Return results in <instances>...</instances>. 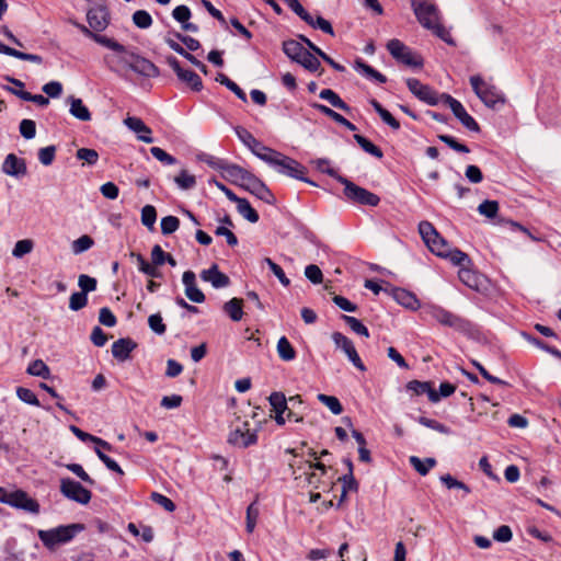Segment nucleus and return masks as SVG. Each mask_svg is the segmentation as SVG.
Instances as JSON below:
<instances>
[{
	"mask_svg": "<svg viewBox=\"0 0 561 561\" xmlns=\"http://www.w3.org/2000/svg\"><path fill=\"white\" fill-rule=\"evenodd\" d=\"M458 277L469 288L478 289L480 286L479 275L471 270V266L459 268Z\"/></svg>",
	"mask_w": 561,
	"mask_h": 561,
	"instance_id": "a19ab883",
	"label": "nucleus"
},
{
	"mask_svg": "<svg viewBox=\"0 0 561 561\" xmlns=\"http://www.w3.org/2000/svg\"><path fill=\"white\" fill-rule=\"evenodd\" d=\"M26 371L32 376L42 377L43 379H48L50 377V369L42 359L33 360L28 365Z\"/></svg>",
	"mask_w": 561,
	"mask_h": 561,
	"instance_id": "09e8293b",
	"label": "nucleus"
},
{
	"mask_svg": "<svg viewBox=\"0 0 561 561\" xmlns=\"http://www.w3.org/2000/svg\"><path fill=\"white\" fill-rule=\"evenodd\" d=\"M216 81L219 82L220 84L225 85L231 92H233L239 100H241L242 102H247L245 92L234 81H232L230 78H228L225 73H218L216 77Z\"/></svg>",
	"mask_w": 561,
	"mask_h": 561,
	"instance_id": "a18cd8bd",
	"label": "nucleus"
},
{
	"mask_svg": "<svg viewBox=\"0 0 561 561\" xmlns=\"http://www.w3.org/2000/svg\"><path fill=\"white\" fill-rule=\"evenodd\" d=\"M174 182L181 190H191L196 185V179L186 170H182L175 178Z\"/></svg>",
	"mask_w": 561,
	"mask_h": 561,
	"instance_id": "603ef678",
	"label": "nucleus"
},
{
	"mask_svg": "<svg viewBox=\"0 0 561 561\" xmlns=\"http://www.w3.org/2000/svg\"><path fill=\"white\" fill-rule=\"evenodd\" d=\"M332 340L335 344V346L340 350H342L350 362L360 371L366 370V366L364 365L363 360L360 359L354 343L351 339H348L346 335H344L341 332H334L332 334Z\"/></svg>",
	"mask_w": 561,
	"mask_h": 561,
	"instance_id": "2eb2a0df",
	"label": "nucleus"
},
{
	"mask_svg": "<svg viewBox=\"0 0 561 561\" xmlns=\"http://www.w3.org/2000/svg\"><path fill=\"white\" fill-rule=\"evenodd\" d=\"M87 21L89 26L98 34L103 32L110 24V12L104 5H96L88 10Z\"/></svg>",
	"mask_w": 561,
	"mask_h": 561,
	"instance_id": "6ab92c4d",
	"label": "nucleus"
},
{
	"mask_svg": "<svg viewBox=\"0 0 561 561\" xmlns=\"http://www.w3.org/2000/svg\"><path fill=\"white\" fill-rule=\"evenodd\" d=\"M242 304V299L234 297L225 302L222 309L232 321L238 322L243 317Z\"/></svg>",
	"mask_w": 561,
	"mask_h": 561,
	"instance_id": "c9c22d12",
	"label": "nucleus"
},
{
	"mask_svg": "<svg viewBox=\"0 0 561 561\" xmlns=\"http://www.w3.org/2000/svg\"><path fill=\"white\" fill-rule=\"evenodd\" d=\"M411 7L424 28L428 30L439 23V10L436 4L426 0H411Z\"/></svg>",
	"mask_w": 561,
	"mask_h": 561,
	"instance_id": "6e6552de",
	"label": "nucleus"
},
{
	"mask_svg": "<svg viewBox=\"0 0 561 561\" xmlns=\"http://www.w3.org/2000/svg\"><path fill=\"white\" fill-rule=\"evenodd\" d=\"M417 422L420 424H422L423 426L425 427H428L431 430H434L438 433H442V434H445V435H448L450 434V428L447 427L445 424L434 420V419H428V417H425V416H419L417 417Z\"/></svg>",
	"mask_w": 561,
	"mask_h": 561,
	"instance_id": "13d9d810",
	"label": "nucleus"
},
{
	"mask_svg": "<svg viewBox=\"0 0 561 561\" xmlns=\"http://www.w3.org/2000/svg\"><path fill=\"white\" fill-rule=\"evenodd\" d=\"M199 276L202 280L210 283L214 288H225L230 285V278L219 271L217 264H213L209 268L203 270Z\"/></svg>",
	"mask_w": 561,
	"mask_h": 561,
	"instance_id": "5701e85b",
	"label": "nucleus"
},
{
	"mask_svg": "<svg viewBox=\"0 0 561 561\" xmlns=\"http://www.w3.org/2000/svg\"><path fill=\"white\" fill-rule=\"evenodd\" d=\"M425 313L440 325L454 329L460 333H468L472 329V323L469 320L440 306L430 305L425 308Z\"/></svg>",
	"mask_w": 561,
	"mask_h": 561,
	"instance_id": "7ed1b4c3",
	"label": "nucleus"
},
{
	"mask_svg": "<svg viewBox=\"0 0 561 561\" xmlns=\"http://www.w3.org/2000/svg\"><path fill=\"white\" fill-rule=\"evenodd\" d=\"M240 187L255 195L257 198L267 204H274L275 202L274 195L265 185V183L251 172H249Z\"/></svg>",
	"mask_w": 561,
	"mask_h": 561,
	"instance_id": "dca6fc26",
	"label": "nucleus"
},
{
	"mask_svg": "<svg viewBox=\"0 0 561 561\" xmlns=\"http://www.w3.org/2000/svg\"><path fill=\"white\" fill-rule=\"evenodd\" d=\"M234 131L239 140L247 146L251 152L260 160L265 162V159H270L276 150L263 145L257 140L248 129L241 126L234 127Z\"/></svg>",
	"mask_w": 561,
	"mask_h": 561,
	"instance_id": "9d476101",
	"label": "nucleus"
},
{
	"mask_svg": "<svg viewBox=\"0 0 561 561\" xmlns=\"http://www.w3.org/2000/svg\"><path fill=\"white\" fill-rule=\"evenodd\" d=\"M478 211L486 218H495L499 211V203L496 201L485 199L478 206Z\"/></svg>",
	"mask_w": 561,
	"mask_h": 561,
	"instance_id": "4d7b16f0",
	"label": "nucleus"
},
{
	"mask_svg": "<svg viewBox=\"0 0 561 561\" xmlns=\"http://www.w3.org/2000/svg\"><path fill=\"white\" fill-rule=\"evenodd\" d=\"M238 213L248 221L255 224L259 221L260 216L257 211L251 206L248 199L239 197L237 202Z\"/></svg>",
	"mask_w": 561,
	"mask_h": 561,
	"instance_id": "e433bc0d",
	"label": "nucleus"
},
{
	"mask_svg": "<svg viewBox=\"0 0 561 561\" xmlns=\"http://www.w3.org/2000/svg\"><path fill=\"white\" fill-rule=\"evenodd\" d=\"M339 182L344 185V195L346 198L353 203L373 207L379 204L380 197L377 194L356 185L346 178H339Z\"/></svg>",
	"mask_w": 561,
	"mask_h": 561,
	"instance_id": "423d86ee",
	"label": "nucleus"
},
{
	"mask_svg": "<svg viewBox=\"0 0 561 561\" xmlns=\"http://www.w3.org/2000/svg\"><path fill=\"white\" fill-rule=\"evenodd\" d=\"M438 139L446 144L450 149L461 152V153H468L470 152V149L467 145L459 142L455 137L449 135H438Z\"/></svg>",
	"mask_w": 561,
	"mask_h": 561,
	"instance_id": "bf43d9fd",
	"label": "nucleus"
},
{
	"mask_svg": "<svg viewBox=\"0 0 561 561\" xmlns=\"http://www.w3.org/2000/svg\"><path fill=\"white\" fill-rule=\"evenodd\" d=\"M60 493L65 497L82 505L88 504L92 497V493L88 489L70 478H62L60 480Z\"/></svg>",
	"mask_w": 561,
	"mask_h": 561,
	"instance_id": "9b49d317",
	"label": "nucleus"
},
{
	"mask_svg": "<svg viewBox=\"0 0 561 561\" xmlns=\"http://www.w3.org/2000/svg\"><path fill=\"white\" fill-rule=\"evenodd\" d=\"M391 296L398 304H400L401 306H403L408 309L416 310L420 307V301L416 298V296L413 293H411L404 288H400V287L392 288Z\"/></svg>",
	"mask_w": 561,
	"mask_h": 561,
	"instance_id": "bb28decb",
	"label": "nucleus"
},
{
	"mask_svg": "<svg viewBox=\"0 0 561 561\" xmlns=\"http://www.w3.org/2000/svg\"><path fill=\"white\" fill-rule=\"evenodd\" d=\"M442 257L449 260L454 265L459 266L460 268L472 266V260L470 256L457 248L449 247Z\"/></svg>",
	"mask_w": 561,
	"mask_h": 561,
	"instance_id": "7c9ffc66",
	"label": "nucleus"
},
{
	"mask_svg": "<svg viewBox=\"0 0 561 561\" xmlns=\"http://www.w3.org/2000/svg\"><path fill=\"white\" fill-rule=\"evenodd\" d=\"M355 69L356 71L360 72L363 76H365L367 79L375 80L378 83H386L387 78L381 72L377 71L375 68L366 64L362 59L355 60Z\"/></svg>",
	"mask_w": 561,
	"mask_h": 561,
	"instance_id": "473e14b6",
	"label": "nucleus"
},
{
	"mask_svg": "<svg viewBox=\"0 0 561 561\" xmlns=\"http://www.w3.org/2000/svg\"><path fill=\"white\" fill-rule=\"evenodd\" d=\"M354 139L365 152H367L378 159H381L383 157L382 150L379 147H377L375 144H373L369 139H367L366 137H364L359 134H355Z\"/></svg>",
	"mask_w": 561,
	"mask_h": 561,
	"instance_id": "c03bdc74",
	"label": "nucleus"
},
{
	"mask_svg": "<svg viewBox=\"0 0 561 561\" xmlns=\"http://www.w3.org/2000/svg\"><path fill=\"white\" fill-rule=\"evenodd\" d=\"M250 171L242 167L228 162L221 175L232 184L241 186Z\"/></svg>",
	"mask_w": 561,
	"mask_h": 561,
	"instance_id": "c85d7f7f",
	"label": "nucleus"
},
{
	"mask_svg": "<svg viewBox=\"0 0 561 561\" xmlns=\"http://www.w3.org/2000/svg\"><path fill=\"white\" fill-rule=\"evenodd\" d=\"M443 103L448 105L453 114L459 119V122L470 131L479 133L480 126L477 121L468 114L463 105L447 93H442Z\"/></svg>",
	"mask_w": 561,
	"mask_h": 561,
	"instance_id": "ddd939ff",
	"label": "nucleus"
},
{
	"mask_svg": "<svg viewBox=\"0 0 561 561\" xmlns=\"http://www.w3.org/2000/svg\"><path fill=\"white\" fill-rule=\"evenodd\" d=\"M129 70L146 78H156L160 73L159 68L152 61L137 53L134 55Z\"/></svg>",
	"mask_w": 561,
	"mask_h": 561,
	"instance_id": "aec40b11",
	"label": "nucleus"
},
{
	"mask_svg": "<svg viewBox=\"0 0 561 561\" xmlns=\"http://www.w3.org/2000/svg\"><path fill=\"white\" fill-rule=\"evenodd\" d=\"M370 105L374 107L376 113L380 116L382 122L390 126L393 130L400 129V123L396 119L392 114L386 110L377 100L371 99L369 101Z\"/></svg>",
	"mask_w": 561,
	"mask_h": 561,
	"instance_id": "f704fd0d",
	"label": "nucleus"
},
{
	"mask_svg": "<svg viewBox=\"0 0 561 561\" xmlns=\"http://www.w3.org/2000/svg\"><path fill=\"white\" fill-rule=\"evenodd\" d=\"M409 462L413 467V469L421 476H426L430 472V470L436 466V459L431 457L421 459L416 456H411L409 458Z\"/></svg>",
	"mask_w": 561,
	"mask_h": 561,
	"instance_id": "4c0bfd02",
	"label": "nucleus"
},
{
	"mask_svg": "<svg viewBox=\"0 0 561 561\" xmlns=\"http://www.w3.org/2000/svg\"><path fill=\"white\" fill-rule=\"evenodd\" d=\"M312 107L317 111H319L321 114L330 117L331 119H333L335 123L344 126L345 128H347L348 130H356V126L350 122L348 119H346L344 116H342L341 114H339L337 112L333 111L332 108H330L329 106L324 105V104H321V103H313L312 104Z\"/></svg>",
	"mask_w": 561,
	"mask_h": 561,
	"instance_id": "c756f323",
	"label": "nucleus"
},
{
	"mask_svg": "<svg viewBox=\"0 0 561 561\" xmlns=\"http://www.w3.org/2000/svg\"><path fill=\"white\" fill-rule=\"evenodd\" d=\"M2 171L10 176H24L27 172L25 160L18 158L14 153H9L3 161Z\"/></svg>",
	"mask_w": 561,
	"mask_h": 561,
	"instance_id": "b1692460",
	"label": "nucleus"
},
{
	"mask_svg": "<svg viewBox=\"0 0 561 561\" xmlns=\"http://www.w3.org/2000/svg\"><path fill=\"white\" fill-rule=\"evenodd\" d=\"M33 248H34L33 240H31V239L19 240L12 250V255L16 259H21L24 255L31 253L33 251Z\"/></svg>",
	"mask_w": 561,
	"mask_h": 561,
	"instance_id": "864d4df0",
	"label": "nucleus"
},
{
	"mask_svg": "<svg viewBox=\"0 0 561 561\" xmlns=\"http://www.w3.org/2000/svg\"><path fill=\"white\" fill-rule=\"evenodd\" d=\"M131 256H135L138 262V268L141 273L146 274L147 276L159 278L161 277L160 271L157 268L156 265L149 264L147 260L141 254H136L131 252Z\"/></svg>",
	"mask_w": 561,
	"mask_h": 561,
	"instance_id": "49530a36",
	"label": "nucleus"
},
{
	"mask_svg": "<svg viewBox=\"0 0 561 561\" xmlns=\"http://www.w3.org/2000/svg\"><path fill=\"white\" fill-rule=\"evenodd\" d=\"M298 64L311 72L317 71L321 66L319 59L309 50H307L302 58L298 60Z\"/></svg>",
	"mask_w": 561,
	"mask_h": 561,
	"instance_id": "338daca9",
	"label": "nucleus"
},
{
	"mask_svg": "<svg viewBox=\"0 0 561 561\" xmlns=\"http://www.w3.org/2000/svg\"><path fill=\"white\" fill-rule=\"evenodd\" d=\"M137 347V343L129 337H122L115 341L112 345L113 356L119 360L125 362L129 358L130 353Z\"/></svg>",
	"mask_w": 561,
	"mask_h": 561,
	"instance_id": "393cba45",
	"label": "nucleus"
},
{
	"mask_svg": "<svg viewBox=\"0 0 561 561\" xmlns=\"http://www.w3.org/2000/svg\"><path fill=\"white\" fill-rule=\"evenodd\" d=\"M387 49L390 55L398 61L410 66L420 68L423 66V59L420 55L414 54L408 46L400 39L393 38L387 43Z\"/></svg>",
	"mask_w": 561,
	"mask_h": 561,
	"instance_id": "1a4fd4ad",
	"label": "nucleus"
},
{
	"mask_svg": "<svg viewBox=\"0 0 561 561\" xmlns=\"http://www.w3.org/2000/svg\"><path fill=\"white\" fill-rule=\"evenodd\" d=\"M319 96L322 99V100H325L328 101L332 106L341 110V111H344L346 113H348L351 111V107L350 105L344 102L340 95L334 92L332 89H323Z\"/></svg>",
	"mask_w": 561,
	"mask_h": 561,
	"instance_id": "58836bf2",
	"label": "nucleus"
},
{
	"mask_svg": "<svg viewBox=\"0 0 561 561\" xmlns=\"http://www.w3.org/2000/svg\"><path fill=\"white\" fill-rule=\"evenodd\" d=\"M70 114L82 122H89L91 119V113L89 108L83 104L81 99L70 96Z\"/></svg>",
	"mask_w": 561,
	"mask_h": 561,
	"instance_id": "72a5a7b5",
	"label": "nucleus"
},
{
	"mask_svg": "<svg viewBox=\"0 0 561 561\" xmlns=\"http://www.w3.org/2000/svg\"><path fill=\"white\" fill-rule=\"evenodd\" d=\"M407 85L413 95L428 105L434 106L440 102L443 103L442 93L439 94L432 87L423 84L419 79H407Z\"/></svg>",
	"mask_w": 561,
	"mask_h": 561,
	"instance_id": "f8f14e48",
	"label": "nucleus"
},
{
	"mask_svg": "<svg viewBox=\"0 0 561 561\" xmlns=\"http://www.w3.org/2000/svg\"><path fill=\"white\" fill-rule=\"evenodd\" d=\"M88 304V295L81 291H76L70 296L69 308L72 311H79Z\"/></svg>",
	"mask_w": 561,
	"mask_h": 561,
	"instance_id": "774afa93",
	"label": "nucleus"
},
{
	"mask_svg": "<svg viewBox=\"0 0 561 561\" xmlns=\"http://www.w3.org/2000/svg\"><path fill=\"white\" fill-rule=\"evenodd\" d=\"M4 89L12 94L16 95L23 101L33 102L39 106H46L49 104L48 98L42 95V94H32L27 91H15L13 88L5 85Z\"/></svg>",
	"mask_w": 561,
	"mask_h": 561,
	"instance_id": "ea45409f",
	"label": "nucleus"
},
{
	"mask_svg": "<svg viewBox=\"0 0 561 561\" xmlns=\"http://www.w3.org/2000/svg\"><path fill=\"white\" fill-rule=\"evenodd\" d=\"M5 504L23 510L32 514L39 513V504L36 500L28 496L25 491L16 490L14 492H8Z\"/></svg>",
	"mask_w": 561,
	"mask_h": 561,
	"instance_id": "f3484780",
	"label": "nucleus"
},
{
	"mask_svg": "<svg viewBox=\"0 0 561 561\" xmlns=\"http://www.w3.org/2000/svg\"><path fill=\"white\" fill-rule=\"evenodd\" d=\"M182 282L185 286V295L191 301L195 304H202L205 301L206 297L204 293L199 288H197L196 276L193 271L184 272L182 276Z\"/></svg>",
	"mask_w": 561,
	"mask_h": 561,
	"instance_id": "4be33fe9",
	"label": "nucleus"
},
{
	"mask_svg": "<svg viewBox=\"0 0 561 561\" xmlns=\"http://www.w3.org/2000/svg\"><path fill=\"white\" fill-rule=\"evenodd\" d=\"M405 387L409 391H412L416 396L426 393L428 400L433 403L439 401V396L437 391L433 388V382L431 381L411 380L407 383Z\"/></svg>",
	"mask_w": 561,
	"mask_h": 561,
	"instance_id": "a878e982",
	"label": "nucleus"
},
{
	"mask_svg": "<svg viewBox=\"0 0 561 561\" xmlns=\"http://www.w3.org/2000/svg\"><path fill=\"white\" fill-rule=\"evenodd\" d=\"M256 442L257 434L255 431H250L248 422H244L241 427L232 430L228 436V443L240 448H247Z\"/></svg>",
	"mask_w": 561,
	"mask_h": 561,
	"instance_id": "a211bd4d",
	"label": "nucleus"
},
{
	"mask_svg": "<svg viewBox=\"0 0 561 561\" xmlns=\"http://www.w3.org/2000/svg\"><path fill=\"white\" fill-rule=\"evenodd\" d=\"M419 232L430 251L439 257L450 247L430 221H421Z\"/></svg>",
	"mask_w": 561,
	"mask_h": 561,
	"instance_id": "0eeeda50",
	"label": "nucleus"
},
{
	"mask_svg": "<svg viewBox=\"0 0 561 561\" xmlns=\"http://www.w3.org/2000/svg\"><path fill=\"white\" fill-rule=\"evenodd\" d=\"M131 19L134 24L141 30L149 28L153 22L151 15L146 10L135 11Z\"/></svg>",
	"mask_w": 561,
	"mask_h": 561,
	"instance_id": "5fc2aeb1",
	"label": "nucleus"
},
{
	"mask_svg": "<svg viewBox=\"0 0 561 561\" xmlns=\"http://www.w3.org/2000/svg\"><path fill=\"white\" fill-rule=\"evenodd\" d=\"M283 51L289 59L298 64V60L302 58V56L307 53V49L300 42L295 39H287L283 42Z\"/></svg>",
	"mask_w": 561,
	"mask_h": 561,
	"instance_id": "2f4dec72",
	"label": "nucleus"
},
{
	"mask_svg": "<svg viewBox=\"0 0 561 561\" xmlns=\"http://www.w3.org/2000/svg\"><path fill=\"white\" fill-rule=\"evenodd\" d=\"M167 62L176 73L179 80L186 83L192 91L199 92L203 90V81L195 71L182 68L174 56L168 57Z\"/></svg>",
	"mask_w": 561,
	"mask_h": 561,
	"instance_id": "4468645a",
	"label": "nucleus"
},
{
	"mask_svg": "<svg viewBox=\"0 0 561 561\" xmlns=\"http://www.w3.org/2000/svg\"><path fill=\"white\" fill-rule=\"evenodd\" d=\"M259 515L260 510L257 506V501H254L247 507L245 529L249 534H252L254 531Z\"/></svg>",
	"mask_w": 561,
	"mask_h": 561,
	"instance_id": "de8ad7c7",
	"label": "nucleus"
},
{
	"mask_svg": "<svg viewBox=\"0 0 561 561\" xmlns=\"http://www.w3.org/2000/svg\"><path fill=\"white\" fill-rule=\"evenodd\" d=\"M83 529L84 526L82 524L61 525L47 530L41 529L37 536L47 549L55 550L57 546L72 540Z\"/></svg>",
	"mask_w": 561,
	"mask_h": 561,
	"instance_id": "f03ea898",
	"label": "nucleus"
},
{
	"mask_svg": "<svg viewBox=\"0 0 561 561\" xmlns=\"http://www.w3.org/2000/svg\"><path fill=\"white\" fill-rule=\"evenodd\" d=\"M272 411L277 414H284L288 410V403L285 394L280 391H274L268 397Z\"/></svg>",
	"mask_w": 561,
	"mask_h": 561,
	"instance_id": "79ce46f5",
	"label": "nucleus"
},
{
	"mask_svg": "<svg viewBox=\"0 0 561 561\" xmlns=\"http://www.w3.org/2000/svg\"><path fill=\"white\" fill-rule=\"evenodd\" d=\"M94 451H95L96 456L99 457V459L105 465V467L108 470L116 472L121 476L124 474L123 469L114 459L108 457L106 454H104V451L100 450V448H98V447H94Z\"/></svg>",
	"mask_w": 561,
	"mask_h": 561,
	"instance_id": "680f3d73",
	"label": "nucleus"
},
{
	"mask_svg": "<svg viewBox=\"0 0 561 561\" xmlns=\"http://www.w3.org/2000/svg\"><path fill=\"white\" fill-rule=\"evenodd\" d=\"M263 262L270 267L272 273L278 278L279 283L287 287L290 285L289 278L285 275L283 268L276 264L272 259L265 257Z\"/></svg>",
	"mask_w": 561,
	"mask_h": 561,
	"instance_id": "052dcab7",
	"label": "nucleus"
},
{
	"mask_svg": "<svg viewBox=\"0 0 561 561\" xmlns=\"http://www.w3.org/2000/svg\"><path fill=\"white\" fill-rule=\"evenodd\" d=\"M470 84L481 102L490 108H496L506 101L501 90L494 84L484 81L480 76L470 77Z\"/></svg>",
	"mask_w": 561,
	"mask_h": 561,
	"instance_id": "39448f33",
	"label": "nucleus"
},
{
	"mask_svg": "<svg viewBox=\"0 0 561 561\" xmlns=\"http://www.w3.org/2000/svg\"><path fill=\"white\" fill-rule=\"evenodd\" d=\"M265 163L275 168L276 171L280 174L304 181L311 185H316L314 182L304 176V174L306 173V168L301 163L278 151H275L270 159H265Z\"/></svg>",
	"mask_w": 561,
	"mask_h": 561,
	"instance_id": "20e7f679",
	"label": "nucleus"
},
{
	"mask_svg": "<svg viewBox=\"0 0 561 561\" xmlns=\"http://www.w3.org/2000/svg\"><path fill=\"white\" fill-rule=\"evenodd\" d=\"M317 399L322 404H324L333 414L339 415L343 412V407L336 397L319 393L317 396Z\"/></svg>",
	"mask_w": 561,
	"mask_h": 561,
	"instance_id": "8fccbe9b",
	"label": "nucleus"
},
{
	"mask_svg": "<svg viewBox=\"0 0 561 561\" xmlns=\"http://www.w3.org/2000/svg\"><path fill=\"white\" fill-rule=\"evenodd\" d=\"M298 16L311 27L319 28L323 33L334 36V30L331 23L328 20L323 19L321 15H318L316 19H313V16L306 9H304L298 14Z\"/></svg>",
	"mask_w": 561,
	"mask_h": 561,
	"instance_id": "cd10ccee",
	"label": "nucleus"
},
{
	"mask_svg": "<svg viewBox=\"0 0 561 561\" xmlns=\"http://www.w3.org/2000/svg\"><path fill=\"white\" fill-rule=\"evenodd\" d=\"M342 319L354 333L365 337H369L368 329L357 318L344 314L342 316Z\"/></svg>",
	"mask_w": 561,
	"mask_h": 561,
	"instance_id": "3c124183",
	"label": "nucleus"
},
{
	"mask_svg": "<svg viewBox=\"0 0 561 561\" xmlns=\"http://www.w3.org/2000/svg\"><path fill=\"white\" fill-rule=\"evenodd\" d=\"M276 348L280 359L290 362L296 358V351L286 336L278 340Z\"/></svg>",
	"mask_w": 561,
	"mask_h": 561,
	"instance_id": "37998d69",
	"label": "nucleus"
},
{
	"mask_svg": "<svg viewBox=\"0 0 561 561\" xmlns=\"http://www.w3.org/2000/svg\"><path fill=\"white\" fill-rule=\"evenodd\" d=\"M103 46L115 53L104 56V62L111 71L122 75L124 70H129L136 51L129 50L126 46L110 37L103 41Z\"/></svg>",
	"mask_w": 561,
	"mask_h": 561,
	"instance_id": "f257e3e1",
	"label": "nucleus"
},
{
	"mask_svg": "<svg viewBox=\"0 0 561 561\" xmlns=\"http://www.w3.org/2000/svg\"><path fill=\"white\" fill-rule=\"evenodd\" d=\"M162 234H171L175 232L180 227V220L175 216H165L160 222Z\"/></svg>",
	"mask_w": 561,
	"mask_h": 561,
	"instance_id": "e2e57ef3",
	"label": "nucleus"
},
{
	"mask_svg": "<svg viewBox=\"0 0 561 561\" xmlns=\"http://www.w3.org/2000/svg\"><path fill=\"white\" fill-rule=\"evenodd\" d=\"M16 396L21 401H23L27 404L35 405V407L41 405L36 394L28 388L18 387Z\"/></svg>",
	"mask_w": 561,
	"mask_h": 561,
	"instance_id": "69168bd1",
	"label": "nucleus"
},
{
	"mask_svg": "<svg viewBox=\"0 0 561 561\" xmlns=\"http://www.w3.org/2000/svg\"><path fill=\"white\" fill-rule=\"evenodd\" d=\"M125 126L137 134V138L140 141H144L146 144H152L154 141L153 137L151 136L152 130L150 127H148L141 118L136 116H127L124 119Z\"/></svg>",
	"mask_w": 561,
	"mask_h": 561,
	"instance_id": "412c9836",
	"label": "nucleus"
},
{
	"mask_svg": "<svg viewBox=\"0 0 561 561\" xmlns=\"http://www.w3.org/2000/svg\"><path fill=\"white\" fill-rule=\"evenodd\" d=\"M76 157L79 160L85 161L89 165H95L99 160V153L94 149L80 148L76 152Z\"/></svg>",
	"mask_w": 561,
	"mask_h": 561,
	"instance_id": "0e129e2a",
	"label": "nucleus"
},
{
	"mask_svg": "<svg viewBox=\"0 0 561 561\" xmlns=\"http://www.w3.org/2000/svg\"><path fill=\"white\" fill-rule=\"evenodd\" d=\"M157 220V210L152 205H146L141 209V224L152 230Z\"/></svg>",
	"mask_w": 561,
	"mask_h": 561,
	"instance_id": "6e6d98bb",
	"label": "nucleus"
}]
</instances>
